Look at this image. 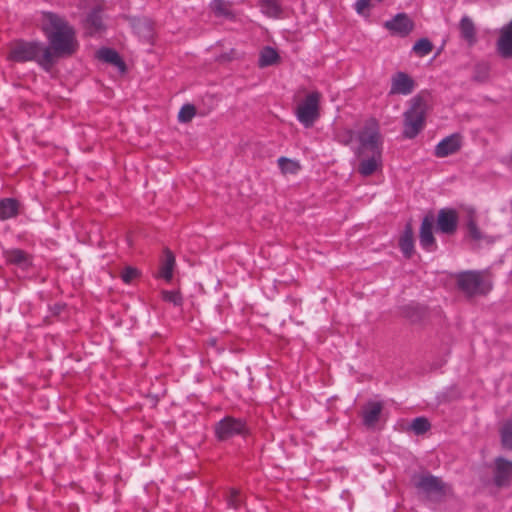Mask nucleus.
Masks as SVG:
<instances>
[{"label":"nucleus","instance_id":"nucleus-14","mask_svg":"<svg viewBox=\"0 0 512 512\" xmlns=\"http://www.w3.org/2000/svg\"><path fill=\"white\" fill-rule=\"evenodd\" d=\"M385 27L395 34L407 36L414 29V22L407 14L399 13L387 21Z\"/></svg>","mask_w":512,"mask_h":512},{"label":"nucleus","instance_id":"nucleus-32","mask_svg":"<svg viewBox=\"0 0 512 512\" xmlns=\"http://www.w3.org/2000/svg\"><path fill=\"white\" fill-rule=\"evenodd\" d=\"M501 443L504 448L512 450V422L506 421L500 429Z\"/></svg>","mask_w":512,"mask_h":512},{"label":"nucleus","instance_id":"nucleus-35","mask_svg":"<svg viewBox=\"0 0 512 512\" xmlns=\"http://www.w3.org/2000/svg\"><path fill=\"white\" fill-rule=\"evenodd\" d=\"M162 299L166 302L173 303L175 306H181L183 303L182 295L179 291H162Z\"/></svg>","mask_w":512,"mask_h":512},{"label":"nucleus","instance_id":"nucleus-40","mask_svg":"<svg viewBox=\"0 0 512 512\" xmlns=\"http://www.w3.org/2000/svg\"><path fill=\"white\" fill-rule=\"evenodd\" d=\"M65 308V305L62 304H56L53 308L54 314L59 315L61 311Z\"/></svg>","mask_w":512,"mask_h":512},{"label":"nucleus","instance_id":"nucleus-20","mask_svg":"<svg viewBox=\"0 0 512 512\" xmlns=\"http://www.w3.org/2000/svg\"><path fill=\"white\" fill-rule=\"evenodd\" d=\"M382 404L380 402H369L363 411V423L367 427L374 426L379 420L382 412Z\"/></svg>","mask_w":512,"mask_h":512},{"label":"nucleus","instance_id":"nucleus-9","mask_svg":"<svg viewBox=\"0 0 512 512\" xmlns=\"http://www.w3.org/2000/svg\"><path fill=\"white\" fill-rule=\"evenodd\" d=\"M493 483L497 488H507L512 483V461L503 457L494 460Z\"/></svg>","mask_w":512,"mask_h":512},{"label":"nucleus","instance_id":"nucleus-15","mask_svg":"<svg viewBox=\"0 0 512 512\" xmlns=\"http://www.w3.org/2000/svg\"><path fill=\"white\" fill-rule=\"evenodd\" d=\"M461 148V137L459 134L447 136L438 143L435 148V155L439 158L447 157L459 151Z\"/></svg>","mask_w":512,"mask_h":512},{"label":"nucleus","instance_id":"nucleus-30","mask_svg":"<svg viewBox=\"0 0 512 512\" xmlns=\"http://www.w3.org/2000/svg\"><path fill=\"white\" fill-rule=\"evenodd\" d=\"M433 47L432 42L428 38H421L413 45L412 51L418 57H424L432 52Z\"/></svg>","mask_w":512,"mask_h":512},{"label":"nucleus","instance_id":"nucleus-28","mask_svg":"<svg viewBox=\"0 0 512 512\" xmlns=\"http://www.w3.org/2000/svg\"><path fill=\"white\" fill-rule=\"evenodd\" d=\"M259 5L262 12L269 17H279L282 12L279 0H260Z\"/></svg>","mask_w":512,"mask_h":512},{"label":"nucleus","instance_id":"nucleus-37","mask_svg":"<svg viewBox=\"0 0 512 512\" xmlns=\"http://www.w3.org/2000/svg\"><path fill=\"white\" fill-rule=\"evenodd\" d=\"M372 1L373 0H357L355 3L356 11L360 14L364 13V11L369 8Z\"/></svg>","mask_w":512,"mask_h":512},{"label":"nucleus","instance_id":"nucleus-22","mask_svg":"<svg viewBox=\"0 0 512 512\" xmlns=\"http://www.w3.org/2000/svg\"><path fill=\"white\" fill-rule=\"evenodd\" d=\"M19 203L13 198H4L0 200V220L16 217L19 213Z\"/></svg>","mask_w":512,"mask_h":512},{"label":"nucleus","instance_id":"nucleus-24","mask_svg":"<svg viewBox=\"0 0 512 512\" xmlns=\"http://www.w3.org/2000/svg\"><path fill=\"white\" fill-rule=\"evenodd\" d=\"M466 228L468 236L474 241H480L484 239V235L477 226L476 212L473 209L468 210Z\"/></svg>","mask_w":512,"mask_h":512},{"label":"nucleus","instance_id":"nucleus-27","mask_svg":"<svg viewBox=\"0 0 512 512\" xmlns=\"http://www.w3.org/2000/svg\"><path fill=\"white\" fill-rule=\"evenodd\" d=\"M87 27L90 30V33L99 32L103 30V20L101 15V10L96 8L93 9L87 16L86 19Z\"/></svg>","mask_w":512,"mask_h":512},{"label":"nucleus","instance_id":"nucleus-23","mask_svg":"<svg viewBox=\"0 0 512 512\" xmlns=\"http://www.w3.org/2000/svg\"><path fill=\"white\" fill-rule=\"evenodd\" d=\"M461 37L467 41L470 45L476 42V29L473 21L468 17L464 16L460 20L459 24Z\"/></svg>","mask_w":512,"mask_h":512},{"label":"nucleus","instance_id":"nucleus-8","mask_svg":"<svg viewBox=\"0 0 512 512\" xmlns=\"http://www.w3.org/2000/svg\"><path fill=\"white\" fill-rule=\"evenodd\" d=\"M321 94L317 91L309 93L297 107V118L307 128L313 126L319 118V102Z\"/></svg>","mask_w":512,"mask_h":512},{"label":"nucleus","instance_id":"nucleus-38","mask_svg":"<svg viewBox=\"0 0 512 512\" xmlns=\"http://www.w3.org/2000/svg\"><path fill=\"white\" fill-rule=\"evenodd\" d=\"M220 58H221V60H224V61H230V60L236 58V51L234 49H231L229 54H223V55H221Z\"/></svg>","mask_w":512,"mask_h":512},{"label":"nucleus","instance_id":"nucleus-10","mask_svg":"<svg viewBox=\"0 0 512 512\" xmlns=\"http://www.w3.org/2000/svg\"><path fill=\"white\" fill-rule=\"evenodd\" d=\"M458 213L452 208H442L438 212L437 230L446 235H453L458 227Z\"/></svg>","mask_w":512,"mask_h":512},{"label":"nucleus","instance_id":"nucleus-34","mask_svg":"<svg viewBox=\"0 0 512 512\" xmlns=\"http://www.w3.org/2000/svg\"><path fill=\"white\" fill-rule=\"evenodd\" d=\"M196 115V108L192 104H185L181 107L178 113V120L181 123L190 122L193 117Z\"/></svg>","mask_w":512,"mask_h":512},{"label":"nucleus","instance_id":"nucleus-33","mask_svg":"<svg viewBox=\"0 0 512 512\" xmlns=\"http://www.w3.org/2000/svg\"><path fill=\"white\" fill-rule=\"evenodd\" d=\"M409 428L416 435H422V434L426 433L431 428V424L427 418L417 417L411 422Z\"/></svg>","mask_w":512,"mask_h":512},{"label":"nucleus","instance_id":"nucleus-17","mask_svg":"<svg viewBox=\"0 0 512 512\" xmlns=\"http://www.w3.org/2000/svg\"><path fill=\"white\" fill-rule=\"evenodd\" d=\"M399 247L406 258H411L414 253V237L411 223L405 225L403 234L399 239Z\"/></svg>","mask_w":512,"mask_h":512},{"label":"nucleus","instance_id":"nucleus-13","mask_svg":"<svg viewBox=\"0 0 512 512\" xmlns=\"http://www.w3.org/2000/svg\"><path fill=\"white\" fill-rule=\"evenodd\" d=\"M433 223V215H426L422 220L419 233L420 245L429 252L435 251L437 248L436 240L433 235Z\"/></svg>","mask_w":512,"mask_h":512},{"label":"nucleus","instance_id":"nucleus-31","mask_svg":"<svg viewBox=\"0 0 512 512\" xmlns=\"http://www.w3.org/2000/svg\"><path fill=\"white\" fill-rule=\"evenodd\" d=\"M225 500L229 508L238 509L243 503V496L240 490L231 488L226 493Z\"/></svg>","mask_w":512,"mask_h":512},{"label":"nucleus","instance_id":"nucleus-11","mask_svg":"<svg viewBox=\"0 0 512 512\" xmlns=\"http://www.w3.org/2000/svg\"><path fill=\"white\" fill-rule=\"evenodd\" d=\"M3 256L7 265L15 266L22 271H27L32 267V255L22 249L12 248L5 250Z\"/></svg>","mask_w":512,"mask_h":512},{"label":"nucleus","instance_id":"nucleus-19","mask_svg":"<svg viewBox=\"0 0 512 512\" xmlns=\"http://www.w3.org/2000/svg\"><path fill=\"white\" fill-rule=\"evenodd\" d=\"M175 267V256L169 250L166 249L164 251V258L161 261L158 276L166 280L167 282L171 281L173 278V270Z\"/></svg>","mask_w":512,"mask_h":512},{"label":"nucleus","instance_id":"nucleus-2","mask_svg":"<svg viewBox=\"0 0 512 512\" xmlns=\"http://www.w3.org/2000/svg\"><path fill=\"white\" fill-rule=\"evenodd\" d=\"M358 140L356 156L359 159V164L357 171L360 175L367 177L382 167V136L375 119H370L365 123L358 133Z\"/></svg>","mask_w":512,"mask_h":512},{"label":"nucleus","instance_id":"nucleus-18","mask_svg":"<svg viewBox=\"0 0 512 512\" xmlns=\"http://www.w3.org/2000/svg\"><path fill=\"white\" fill-rule=\"evenodd\" d=\"M97 58L103 62L109 63L121 71L126 69L125 62L117 51L111 48H101L97 51Z\"/></svg>","mask_w":512,"mask_h":512},{"label":"nucleus","instance_id":"nucleus-25","mask_svg":"<svg viewBox=\"0 0 512 512\" xmlns=\"http://www.w3.org/2000/svg\"><path fill=\"white\" fill-rule=\"evenodd\" d=\"M279 59L280 57L277 51L270 46H266L260 52L258 65L261 68L272 66L278 63Z\"/></svg>","mask_w":512,"mask_h":512},{"label":"nucleus","instance_id":"nucleus-1","mask_svg":"<svg viewBox=\"0 0 512 512\" xmlns=\"http://www.w3.org/2000/svg\"><path fill=\"white\" fill-rule=\"evenodd\" d=\"M42 29L49 46L44 45L41 67L45 71H50L58 59L75 54L79 43L74 28L63 17L55 13H43Z\"/></svg>","mask_w":512,"mask_h":512},{"label":"nucleus","instance_id":"nucleus-7","mask_svg":"<svg viewBox=\"0 0 512 512\" xmlns=\"http://www.w3.org/2000/svg\"><path fill=\"white\" fill-rule=\"evenodd\" d=\"M214 432L219 441H226L236 435L247 434L248 427L245 420L226 416L215 424Z\"/></svg>","mask_w":512,"mask_h":512},{"label":"nucleus","instance_id":"nucleus-4","mask_svg":"<svg viewBox=\"0 0 512 512\" xmlns=\"http://www.w3.org/2000/svg\"><path fill=\"white\" fill-rule=\"evenodd\" d=\"M457 288L468 298L483 296L492 288L479 271H463L455 275Z\"/></svg>","mask_w":512,"mask_h":512},{"label":"nucleus","instance_id":"nucleus-6","mask_svg":"<svg viewBox=\"0 0 512 512\" xmlns=\"http://www.w3.org/2000/svg\"><path fill=\"white\" fill-rule=\"evenodd\" d=\"M414 486L431 501H441L450 492V487L441 478L430 473L413 478Z\"/></svg>","mask_w":512,"mask_h":512},{"label":"nucleus","instance_id":"nucleus-16","mask_svg":"<svg viewBox=\"0 0 512 512\" xmlns=\"http://www.w3.org/2000/svg\"><path fill=\"white\" fill-rule=\"evenodd\" d=\"M497 46L501 56L512 57V20L502 28Z\"/></svg>","mask_w":512,"mask_h":512},{"label":"nucleus","instance_id":"nucleus-26","mask_svg":"<svg viewBox=\"0 0 512 512\" xmlns=\"http://www.w3.org/2000/svg\"><path fill=\"white\" fill-rule=\"evenodd\" d=\"M211 10L217 17L232 18L234 14L231 3L226 0H213L210 4Z\"/></svg>","mask_w":512,"mask_h":512},{"label":"nucleus","instance_id":"nucleus-21","mask_svg":"<svg viewBox=\"0 0 512 512\" xmlns=\"http://www.w3.org/2000/svg\"><path fill=\"white\" fill-rule=\"evenodd\" d=\"M133 29L146 42L151 43L153 40V23L147 18L137 19L133 23Z\"/></svg>","mask_w":512,"mask_h":512},{"label":"nucleus","instance_id":"nucleus-41","mask_svg":"<svg viewBox=\"0 0 512 512\" xmlns=\"http://www.w3.org/2000/svg\"><path fill=\"white\" fill-rule=\"evenodd\" d=\"M208 343H209V345H211V346H213V347H214V346H216L217 339H215V338H211V339L208 341Z\"/></svg>","mask_w":512,"mask_h":512},{"label":"nucleus","instance_id":"nucleus-12","mask_svg":"<svg viewBox=\"0 0 512 512\" xmlns=\"http://www.w3.org/2000/svg\"><path fill=\"white\" fill-rule=\"evenodd\" d=\"M415 81L405 72H397L391 78L390 95H408L413 92Z\"/></svg>","mask_w":512,"mask_h":512},{"label":"nucleus","instance_id":"nucleus-3","mask_svg":"<svg viewBox=\"0 0 512 512\" xmlns=\"http://www.w3.org/2000/svg\"><path fill=\"white\" fill-rule=\"evenodd\" d=\"M427 103L421 95L410 100V108L404 113L403 136L415 138L425 126Z\"/></svg>","mask_w":512,"mask_h":512},{"label":"nucleus","instance_id":"nucleus-36","mask_svg":"<svg viewBox=\"0 0 512 512\" xmlns=\"http://www.w3.org/2000/svg\"><path fill=\"white\" fill-rule=\"evenodd\" d=\"M138 275L139 271L136 268L128 266L122 271L121 278L125 283L129 284L137 278Z\"/></svg>","mask_w":512,"mask_h":512},{"label":"nucleus","instance_id":"nucleus-5","mask_svg":"<svg viewBox=\"0 0 512 512\" xmlns=\"http://www.w3.org/2000/svg\"><path fill=\"white\" fill-rule=\"evenodd\" d=\"M44 45L35 41L17 40L10 44L8 59L14 62L35 61L41 66Z\"/></svg>","mask_w":512,"mask_h":512},{"label":"nucleus","instance_id":"nucleus-39","mask_svg":"<svg viewBox=\"0 0 512 512\" xmlns=\"http://www.w3.org/2000/svg\"><path fill=\"white\" fill-rule=\"evenodd\" d=\"M352 138H353V132L351 130H347L345 132V136L341 140V142L347 145L352 141Z\"/></svg>","mask_w":512,"mask_h":512},{"label":"nucleus","instance_id":"nucleus-29","mask_svg":"<svg viewBox=\"0 0 512 512\" xmlns=\"http://www.w3.org/2000/svg\"><path fill=\"white\" fill-rule=\"evenodd\" d=\"M278 166L283 174H296L301 168L297 161L286 157L278 159Z\"/></svg>","mask_w":512,"mask_h":512}]
</instances>
